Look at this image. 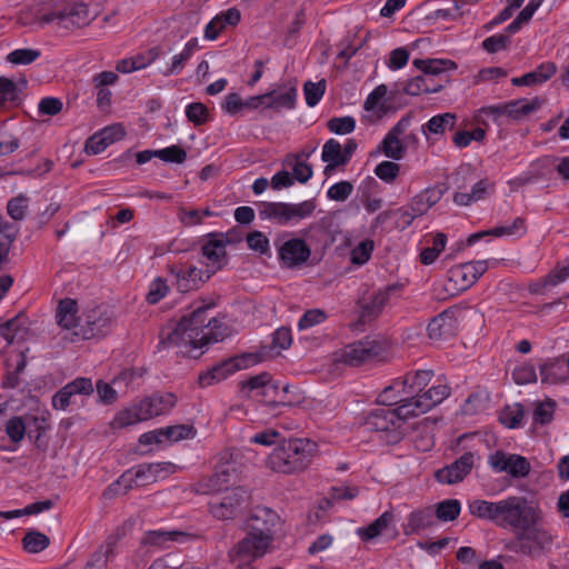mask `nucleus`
<instances>
[{
  "label": "nucleus",
  "instance_id": "5701e85b",
  "mask_svg": "<svg viewBox=\"0 0 569 569\" xmlns=\"http://www.w3.org/2000/svg\"><path fill=\"white\" fill-rule=\"evenodd\" d=\"M170 272L174 277V284L179 292L197 290L208 280L206 270L198 269L194 266L188 268L172 266Z\"/></svg>",
  "mask_w": 569,
  "mask_h": 569
},
{
  "label": "nucleus",
  "instance_id": "aec40b11",
  "mask_svg": "<svg viewBox=\"0 0 569 569\" xmlns=\"http://www.w3.org/2000/svg\"><path fill=\"white\" fill-rule=\"evenodd\" d=\"M443 196L441 187L427 188L419 194L412 198L408 209L403 210V216L409 217L406 226L409 227L415 218L423 216L428 210L435 206Z\"/></svg>",
  "mask_w": 569,
  "mask_h": 569
},
{
  "label": "nucleus",
  "instance_id": "1a4fd4ad",
  "mask_svg": "<svg viewBox=\"0 0 569 569\" xmlns=\"http://www.w3.org/2000/svg\"><path fill=\"white\" fill-rule=\"evenodd\" d=\"M551 545V536L533 522L526 529L517 531L513 541L510 542L509 549L530 557H538L542 551Z\"/></svg>",
  "mask_w": 569,
  "mask_h": 569
},
{
  "label": "nucleus",
  "instance_id": "a18cd8bd",
  "mask_svg": "<svg viewBox=\"0 0 569 569\" xmlns=\"http://www.w3.org/2000/svg\"><path fill=\"white\" fill-rule=\"evenodd\" d=\"M436 520L448 522L456 520L461 511V503L457 499H446L438 502L433 509Z\"/></svg>",
  "mask_w": 569,
  "mask_h": 569
},
{
  "label": "nucleus",
  "instance_id": "2f4dec72",
  "mask_svg": "<svg viewBox=\"0 0 569 569\" xmlns=\"http://www.w3.org/2000/svg\"><path fill=\"white\" fill-rule=\"evenodd\" d=\"M436 521L432 507L415 510L408 516L407 523L403 526V532L407 536L417 533L435 526Z\"/></svg>",
  "mask_w": 569,
  "mask_h": 569
},
{
  "label": "nucleus",
  "instance_id": "58836bf2",
  "mask_svg": "<svg viewBox=\"0 0 569 569\" xmlns=\"http://www.w3.org/2000/svg\"><path fill=\"white\" fill-rule=\"evenodd\" d=\"M143 413L141 402L134 403L131 407L119 411L111 425L113 428H124L137 422L146 421L147 419Z\"/></svg>",
  "mask_w": 569,
  "mask_h": 569
},
{
  "label": "nucleus",
  "instance_id": "c85d7f7f",
  "mask_svg": "<svg viewBox=\"0 0 569 569\" xmlns=\"http://www.w3.org/2000/svg\"><path fill=\"white\" fill-rule=\"evenodd\" d=\"M131 471L134 485L146 486L157 481L162 473H171L173 465L170 462L141 463Z\"/></svg>",
  "mask_w": 569,
  "mask_h": 569
},
{
  "label": "nucleus",
  "instance_id": "39448f33",
  "mask_svg": "<svg viewBox=\"0 0 569 569\" xmlns=\"http://www.w3.org/2000/svg\"><path fill=\"white\" fill-rule=\"evenodd\" d=\"M317 443L307 438L281 439L268 458L269 467L281 473L300 472L312 461Z\"/></svg>",
  "mask_w": 569,
  "mask_h": 569
},
{
  "label": "nucleus",
  "instance_id": "9b49d317",
  "mask_svg": "<svg viewBox=\"0 0 569 569\" xmlns=\"http://www.w3.org/2000/svg\"><path fill=\"white\" fill-rule=\"evenodd\" d=\"M269 547L244 537L237 542L228 552V558L233 569H256L253 563L261 558Z\"/></svg>",
  "mask_w": 569,
  "mask_h": 569
},
{
  "label": "nucleus",
  "instance_id": "6e6d98bb",
  "mask_svg": "<svg viewBox=\"0 0 569 569\" xmlns=\"http://www.w3.org/2000/svg\"><path fill=\"white\" fill-rule=\"evenodd\" d=\"M6 433L8 435L9 439L14 443H20L26 435V423L22 419V417L14 416L11 417L4 426Z\"/></svg>",
  "mask_w": 569,
  "mask_h": 569
},
{
  "label": "nucleus",
  "instance_id": "2eb2a0df",
  "mask_svg": "<svg viewBox=\"0 0 569 569\" xmlns=\"http://www.w3.org/2000/svg\"><path fill=\"white\" fill-rule=\"evenodd\" d=\"M209 240L201 247L202 257L206 259V278L209 279L227 263L226 246L229 243L222 233H209Z\"/></svg>",
  "mask_w": 569,
  "mask_h": 569
},
{
  "label": "nucleus",
  "instance_id": "052dcab7",
  "mask_svg": "<svg viewBox=\"0 0 569 569\" xmlns=\"http://www.w3.org/2000/svg\"><path fill=\"white\" fill-rule=\"evenodd\" d=\"M28 208V198L19 194L8 201L7 212L13 220H22Z\"/></svg>",
  "mask_w": 569,
  "mask_h": 569
},
{
  "label": "nucleus",
  "instance_id": "6ab92c4d",
  "mask_svg": "<svg viewBox=\"0 0 569 569\" xmlns=\"http://www.w3.org/2000/svg\"><path fill=\"white\" fill-rule=\"evenodd\" d=\"M112 315L101 307L89 310L86 313V323L81 328L84 339L104 337L111 329Z\"/></svg>",
  "mask_w": 569,
  "mask_h": 569
},
{
  "label": "nucleus",
  "instance_id": "3c124183",
  "mask_svg": "<svg viewBox=\"0 0 569 569\" xmlns=\"http://www.w3.org/2000/svg\"><path fill=\"white\" fill-rule=\"evenodd\" d=\"M327 82L325 79H321L318 82L307 81L303 84V92L306 98V103L309 107H315L321 100L326 92Z\"/></svg>",
  "mask_w": 569,
  "mask_h": 569
},
{
  "label": "nucleus",
  "instance_id": "6e6552de",
  "mask_svg": "<svg viewBox=\"0 0 569 569\" xmlns=\"http://www.w3.org/2000/svg\"><path fill=\"white\" fill-rule=\"evenodd\" d=\"M315 210V200H306L300 203L261 202L258 214L261 220H271L278 224L286 226L310 217Z\"/></svg>",
  "mask_w": 569,
  "mask_h": 569
},
{
  "label": "nucleus",
  "instance_id": "393cba45",
  "mask_svg": "<svg viewBox=\"0 0 569 569\" xmlns=\"http://www.w3.org/2000/svg\"><path fill=\"white\" fill-rule=\"evenodd\" d=\"M458 321L453 309H446L437 315L428 325V336L430 339L440 340L456 335Z\"/></svg>",
  "mask_w": 569,
  "mask_h": 569
},
{
  "label": "nucleus",
  "instance_id": "680f3d73",
  "mask_svg": "<svg viewBox=\"0 0 569 569\" xmlns=\"http://www.w3.org/2000/svg\"><path fill=\"white\" fill-rule=\"evenodd\" d=\"M186 116L190 122L196 126H201L208 120V109L201 102H192L186 108Z\"/></svg>",
  "mask_w": 569,
  "mask_h": 569
},
{
  "label": "nucleus",
  "instance_id": "4d7b16f0",
  "mask_svg": "<svg viewBox=\"0 0 569 569\" xmlns=\"http://www.w3.org/2000/svg\"><path fill=\"white\" fill-rule=\"evenodd\" d=\"M246 241L248 247L259 252L260 254H269L270 253V242L267 236L261 231H252L249 232L246 237Z\"/></svg>",
  "mask_w": 569,
  "mask_h": 569
},
{
  "label": "nucleus",
  "instance_id": "dca6fc26",
  "mask_svg": "<svg viewBox=\"0 0 569 569\" xmlns=\"http://www.w3.org/2000/svg\"><path fill=\"white\" fill-rule=\"evenodd\" d=\"M478 457L475 452H465L452 463L437 470L435 477L443 485H455L462 481L473 469Z\"/></svg>",
  "mask_w": 569,
  "mask_h": 569
},
{
  "label": "nucleus",
  "instance_id": "b1692460",
  "mask_svg": "<svg viewBox=\"0 0 569 569\" xmlns=\"http://www.w3.org/2000/svg\"><path fill=\"white\" fill-rule=\"evenodd\" d=\"M310 253V248L305 240L293 238L286 241L279 248V260L283 266L293 268L305 263L309 259Z\"/></svg>",
  "mask_w": 569,
  "mask_h": 569
},
{
  "label": "nucleus",
  "instance_id": "ea45409f",
  "mask_svg": "<svg viewBox=\"0 0 569 569\" xmlns=\"http://www.w3.org/2000/svg\"><path fill=\"white\" fill-rule=\"evenodd\" d=\"M303 400L301 391L297 388H292L290 385H284L280 388L278 385V395L269 400L270 407L276 408L278 406L292 407L299 405Z\"/></svg>",
  "mask_w": 569,
  "mask_h": 569
},
{
  "label": "nucleus",
  "instance_id": "4468645a",
  "mask_svg": "<svg viewBox=\"0 0 569 569\" xmlns=\"http://www.w3.org/2000/svg\"><path fill=\"white\" fill-rule=\"evenodd\" d=\"M489 466L496 472H506L512 478H525L531 470L526 457L498 450L489 456Z\"/></svg>",
  "mask_w": 569,
  "mask_h": 569
},
{
  "label": "nucleus",
  "instance_id": "f704fd0d",
  "mask_svg": "<svg viewBox=\"0 0 569 569\" xmlns=\"http://www.w3.org/2000/svg\"><path fill=\"white\" fill-rule=\"evenodd\" d=\"M240 391L247 392H256V396L259 397L260 393H268L269 391H277L278 383L272 381L270 373L261 372L257 376H252L249 379L242 380L239 383Z\"/></svg>",
  "mask_w": 569,
  "mask_h": 569
},
{
  "label": "nucleus",
  "instance_id": "e433bc0d",
  "mask_svg": "<svg viewBox=\"0 0 569 569\" xmlns=\"http://www.w3.org/2000/svg\"><path fill=\"white\" fill-rule=\"evenodd\" d=\"M77 312L78 305L76 300L70 298L62 299L59 302L56 312L57 323L64 329H71L76 327L78 322Z\"/></svg>",
  "mask_w": 569,
  "mask_h": 569
},
{
  "label": "nucleus",
  "instance_id": "423d86ee",
  "mask_svg": "<svg viewBox=\"0 0 569 569\" xmlns=\"http://www.w3.org/2000/svg\"><path fill=\"white\" fill-rule=\"evenodd\" d=\"M432 377V370L409 372L401 378L395 379L390 386L386 387L379 395V401L385 406H392L395 402L406 403L408 402L407 400L427 395L436 388H441L446 390L445 397L440 400L442 402L450 395V388L447 385L432 386L423 391Z\"/></svg>",
  "mask_w": 569,
  "mask_h": 569
},
{
  "label": "nucleus",
  "instance_id": "864d4df0",
  "mask_svg": "<svg viewBox=\"0 0 569 569\" xmlns=\"http://www.w3.org/2000/svg\"><path fill=\"white\" fill-rule=\"evenodd\" d=\"M41 56V51L38 49L23 48L16 49L7 56V61L12 64H30Z\"/></svg>",
  "mask_w": 569,
  "mask_h": 569
},
{
  "label": "nucleus",
  "instance_id": "603ef678",
  "mask_svg": "<svg viewBox=\"0 0 569 569\" xmlns=\"http://www.w3.org/2000/svg\"><path fill=\"white\" fill-rule=\"evenodd\" d=\"M327 128L335 134H348L355 131L356 120L351 116L333 117L328 120Z\"/></svg>",
  "mask_w": 569,
  "mask_h": 569
},
{
  "label": "nucleus",
  "instance_id": "ddd939ff",
  "mask_svg": "<svg viewBox=\"0 0 569 569\" xmlns=\"http://www.w3.org/2000/svg\"><path fill=\"white\" fill-rule=\"evenodd\" d=\"M248 498L249 495L244 488L236 487L221 498L209 502L210 513L218 520L233 519Z\"/></svg>",
  "mask_w": 569,
  "mask_h": 569
},
{
  "label": "nucleus",
  "instance_id": "7ed1b4c3",
  "mask_svg": "<svg viewBox=\"0 0 569 569\" xmlns=\"http://www.w3.org/2000/svg\"><path fill=\"white\" fill-rule=\"evenodd\" d=\"M208 309L209 307H199L190 316L183 317L174 328L162 330L158 349L171 346H190L197 349L222 340V323L216 318H208Z\"/></svg>",
  "mask_w": 569,
  "mask_h": 569
},
{
  "label": "nucleus",
  "instance_id": "c03bdc74",
  "mask_svg": "<svg viewBox=\"0 0 569 569\" xmlns=\"http://www.w3.org/2000/svg\"><path fill=\"white\" fill-rule=\"evenodd\" d=\"M0 333L9 345H13L14 342L24 340L27 330L21 323V318L14 317L0 325Z\"/></svg>",
  "mask_w": 569,
  "mask_h": 569
},
{
  "label": "nucleus",
  "instance_id": "a19ab883",
  "mask_svg": "<svg viewBox=\"0 0 569 569\" xmlns=\"http://www.w3.org/2000/svg\"><path fill=\"white\" fill-rule=\"evenodd\" d=\"M184 536V532L178 530H151L143 535L141 543L162 548L166 547L167 542L177 541L180 537Z\"/></svg>",
  "mask_w": 569,
  "mask_h": 569
},
{
  "label": "nucleus",
  "instance_id": "9d476101",
  "mask_svg": "<svg viewBox=\"0 0 569 569\" xmlns=\"http://www.w3.org/2000/svg\"><path fill=\"white\" fill-rule=\"evenodd\" d=\"M278 521L279 516L276 511L267 507H256L248 520V533L246 537L261 541V543L269 547L273 540V529Z\"/></svg>",
  "mask_w": 569,
  "mask_h": 569
},
{
  "label": "nucleus",
  "instance_id": "c9c22d12",
  "mask_svg": "<svg viewBox=\"0 0 569 569\" xmlns=\"http://www.w3.org/2000/svg\"><path fill=\"white\" fill-rule=\"evenodd\" d=\"M430 76H417L409 80L405 86V92L409 96H418L420 93H436L441 91L448 83L449 77H443L437 84H430Z\"/></svg>",
  "mask_w": 569,
  "mask_h": 569
},
{
  "label": "nucleus",
  "instance_id": "0eeeda50",
  "mask_svg": "<svg viewBox=\"0 0 569 569\" xmlns=\"http://www.w3.org/2000/svg\"><path fill=\"white\" fill-rule=\"evenodd\" d=\"M244 468L242 455L236 449H226L218 456L214 473L196 483V492L206 495L223 490L240 480Z\"/></svg>",
  "mask_w": 569,
  "mask_h": 569
},
{
  "label": "nucleus",
  "instance_id": "338daca9",
  "mask_svg": "<svg viewBox=\"0 0 569 569\" xmlns=\"http://www.w3.org/2000/svg\"><path fill=\"white\" fill-rule=\"evenodd\" d=\"M400 166L392 161H382L376 169V176L385 182H392L399 174Z\"/></svg>",
  "mask_w": 569,
  "mask_h": 569
},
{
  "label": "nucleus",
  "instance_id": "bb28decb",
  "mask_svg": "<svg viewBox=\"0 0 569 569\" xmlns=\"http://www.w3.org/2000/svg\"><path fill=\"white\" fill-rule=\"evenodd\" d=\"M266 108L280 111L291 110L297 102V88L295 84H282L266 93Z\"/></svg>",
  "mask_w": 569,
  "mask_h": 569
},
{
  "label": "nucleus",
  "instance_id": "c756f323",
  "mask_svg": "<svg viewBox=\"0 0 569 569\" xmlns=\"http://www.w3.org/2000/svg\"><path fill=\"white\" fill-rule=\"evenodd\" d=\"M398 289L397 286H387L383 289L379 290L375 296L370 299L369 302H366L361 306V313L359 317V321L362 323L367 321H371L377 318L383 307L389 302L390 296Z\"/></svg>",
  "mask_w": 569,
  "mask_h": 569
},
{
  "label": "nucleus",
  "instance_id": "de8ad7c7",
  "mask_svg": "<svg viewBox=\"0 0 569 569\" xmlns=\"http://www.w3.org/2000/svg\"><path fill=\"white\" fill-rule=\"evenodd\" d=\"M489 407V395L485 391H477L471 393L462 406L465 415H478Z\"/></svg>",
  "mask_w": 569,
  "mask_h": 569
},
{
  "label": "nucleus",
  "instance_id": "4be33fe9",
  "mask_svg": "<svg viewBox=\"0 0 569 569\" xmlns=\"http://www.w3.org/2000/svg\"><path fill=\"white\" fill-rule=\"evenodd\" d=\"M411 118L409 116L401 118L395 127L387 133L381 142V150L386 157L400 160L403 158L406 152V144L400 141L399 137L410 126Z\"/></svg>",
  "mask_w": 569,
  "mask_h": 569
},
{
  "label": "nucleus",
  "instance_id": "72a5a7b5",
  "mask_svg": "<svg viewBox=\"0 0 569 569\" xmlns=\"http://www.w3.org/2000/svg\"><path fill=\"white\" fill-rule=\"evenodd\" d=\"M321 160L327 163L323 173L330 176L339 166L346 164V158L342 154V146L336 139H329L322 147Z\"/></svg>",
  "mask_w": 569,
  "mask_h": 569
},
{
  "label": "nucleus",
  "instance_id": "f3484780",
  "mask_svg": "<svg viewBox=\"0 0 569 569\" xmlns=\"http://www.w3.org/2000/svg\"><path fill=\"white\" fill-rule=\"evenodd\" d=\"M93 391L94 387L90 378H76L53 395L52 407L57 410H66L71 403L72 397L77 395L90 396Z\"/></svg>",
  "mask_w": 569,
  "mask_h": 569
},
{
  "label": "nucleus",
  "instance_id": "412c9836",
  "mask_svg": "<svg viewBox=\"0 0 569 569\" xmlns=\"http://www.w3.org/2000/svg\"><path fill=\"white\" fill-rule=\"evenodd\" d=\"M539 108L540 102L538 99H519L502 104L489 106L485 109V112L487 114H492L497 118L506 116L517 120L538 110Z\"/></svg>",
  "mask_w": 569,
  "mask_h": 569
},
{
  "label": "nucleus",
  "instance_id": "7c9ffc66",
  "mask_svg": "<svg viewBox=\"0 0 569 569\" xmlns=\"http://www.w3.org/2000/svg\"><path fill=\"white\" fill-rule=\"evenodd\" d=\"M413 66L423 72V76H430L431 81L438 78V82L443 77H449L446 72L457 70L458 66L455 61L449 59H416Z\"/></svg>",
  "mask_w": 569,
  "mask_h": 569
},
{
  "label": "nucleus",
  "instance_id": "cd10ccee",
  "mask_svg": "<svg viewBox=\"0 0 569 569\" xmlns=\"http://www.w3.org/2000/svg\"><path fill=\"white\" fill-rule=\"evenodd\" d=\"M147 420L168 413L177 403V397L171 392L154 393L140 401Z\"/></svg>",
  "mask_w": 569,
  "mask_h": 569
},
{
  "label": "nucleus",
  "instance_id": "f257e3e1",
  "mask_svg": "<svg viewBox=\"0 0 569 569\" xmlns=\"http://www.w3.org/2000/svg\"><path fill=\"white\" fill-rule=\"evenodd\" d=\"M445 392V389L436 388L427 395L407 400L406 403L395 402L393 405H398L395 409L390 408L391 406L372 409L363 416L361 428L366 432H376L379 439L387 445L398 443L403 437V422L409 418L423 415L439 405Z\"/></svg>",
  "mask_w": 569,
  "mask_h": 569
},
{
  "label": "nucleus",
  "instance_id": "a211bd4d",
  "mask_svg": "<svg viewBox=\"0 0 569 569\" xmlns=\"http://www.w3.org/2000/svg\"><path fill=\"white\" fill-rule=\"evenodd\" d=\"M243 368H246L244 357L229 358L214 365L209 370L201 372L198 377V381L201 387H210Z\"/></svg>",
  "mask_w": 569,
  "mask_h": 569
},
{
  "label": "nucleus",
  "instance_id": "f03ea898",
  "mask_svg": "<svg viewBox=\"0 0 569 569\" xmlns=\"http://www.w3.org/2000/svg\"><path fill=\"white\" fill-rule=\"evenodd\" d=\"M468 509L472 516L512 531L526 529L541 519L538 505L523 496H508L497 501L475 499Z\"/></svg>",
  "mask_w": 569,
  "mask_h": 569
},
{
  "label": "nucleus",
  "instance_id": "e2e57ef3",
  "mask_svg": "<svg viewBox=\"0 0 569 569\" xmlns=\"http://www.w3.org/2000/svg\"><path fill=\"white\" fill-rule=\"evenodd\" d=\"M556 402L551 399L539 402L533 411V422L546 425L552 420Z\"/></svg>",
  "mask_w": 569,
  "mask_h": 569
},
{
  "label": "nucleus",
  "instance_id": "09e8293b",
  "mask_svg": "<svg viewBox=\"0 0 569 569\" xmlns=\"http://www.w3.org/2000/svg\"><path fill=\"white\" fill-rule=\"evenodd\" d=\"M525 416V410L522 405L515 403L511 406H506L500 415L499 421L506 426L507 428L515 429L521 425V421Z\"/></svg>",
  "mask_w": 569,
  "mask_h": 569
},
{
  "label": "nucleus",
  "instance_id": "69168bd1",
  "mask_svg": "<svg viewBox=\"0 0 569 569\" xmlns=\"http://www.w3.org/2000/svg\"><path fill=\"white\" fill-rule=\"evenodd\" d=\"M373 242L371 240L361 241L351 251V262L358 266L365 264L371 257Z\"/></svg>",
  "mask_w": 569,
  "mask_h": 569
},
{
  "label": "nucleus",
  "instance_id": "8fccbe9b",
  "mask_svg": "<svg viewBox=\"0 0 569 569\" xmlns=\"http://www.w3.org/2000/svg\"><path fill=\"white\" fill-rule=\"evenodd\" d=\"M23 548L30 553H38L44 550L49 543L50 539L47 535L31 530L26 533L22 539Z\"/></svg>",
  "mask_w": 569,
  "mask_h": 569
},
{
  "label": "nucleus",
  "instance_id": "774afa93",
  "mask_svg": "<svg viewBox=\"0 0 569 569\" xmlns=\"http://www.w3.org/2000/svg\"><path fill=\"white\" fill-rule=\"evenodd\" d=\"M511 40L507 34H495L482 41V48L489 53H496L509 47Z\"/></svg>",
  "mask_w": 569,
  "mask_h": 569
},
{
  "label": "nucleus",
  "instance_id": "473e14b6",
  "mask_svg": "<svg viewBox=\"0 0 569 569\" xmlns=\"http://www.w3.org/2000/svg\"><path fill=\"white\" fill-rule=\"evenodd\" d=\"M539 369L542 383L557 385L567 378L566 361L562 358L547 359Z\"/></svg>",
  "mask_w": 569,
  "mask_h": 569
},
{
  "label": "nucleus",
  "instance_id": "a878e982",
  "mask_svg": "<svg viewBox=\"0 0 569 569\" xmlns=\"http://www.w3.org/2000/svg\"><path fill=\"white\" fill-rule=\"evenodd\" d=\"M29 351L26 349H12L4 351V363L7 368L6 380L3 381V387L6 388H16L19 385V375L26 368V352Z\"/></svg>",
  "mask_w": 569,
  "mask_h": 569
},
{
  "label": "nucleus",
  "instance_id": "5fc2aeb1",
  "mask_svg": "<svg viewBox=\"0 0 569 569\" xmlns=\"http://www.w3.org/2000/svg\"><path fill=\"white\" fill-rule=\"evenodd\" d=\"M557 71V67L553 62H543L538 66L533 71L526 73L529 86L543 83L548 81Z\"/></svg>",
  "mask_w": 569,
  "mask_h": 569
},
{
  "label": "nucleus",
  "instance_id": "37998d69",
  "mask_svg": "<svg viewBox=\"0 0 569 569\" xmlns=\"http://www.w3.org/2000/svg\"><path fill=\"white\" fill-rule=\"evenodd\" d=\"M393 521V513L390 511L383 512L373 522L366 528H359L358 533L365 541L371 540L378 537L383 530H386Z\"/></svg>",
  "mask_w": 569,
  "mask_h": 569
},
{
  "label": "nucleus",
  "instance_id": "20e7f679",
  "mask_svg": "<svg viewBox=\"0 0 569 569\" xmlns=\"http://www.w3.org/2000/svg\"><path fill=\"white\" fill-rule=\"evenodd\" d=\"M33 22L39 27L54 24L59 30L72 31L91 22L90 10L80 0H47L34 8Z\"/></svg>",
  "mask_w": 569,
  "mask_h": 569
},
{
  "label": "nucleus",
  "instance_id": "4c0bfd02",
  "mask_svg": "<svg viewBox=\"0 0 569 569\" xmlns=\"http://www.w3.org/2000/svg\"><path fill=\"white\" fill-rule=\"evenodd\" d=\"M456 120V114L450 112L437 114L422 126V133L425 136H428V133L443 134L446 130H452L455 128Z\"/></svg>",
  "mask_w": 569,
  "mask_h": 569
},
{
  "label": "nucleus",
  "instance_id": "0e129e2a",
  "mask_svg": "<svg viewBox=\"0 0 569 569\" xmlns=\"http://www.w3.org/2000/svg\"><path fill=\"white\" fill-rule=\"evenodd\" d=\"M353 186L349 181H340L332 184L328 191L327 196L330 200L335 201H346L352 193Z\"/></svg>",
  "mask_w": 569,
  "mask_h": 569
},
{
  "label": "nucleus",
  "instance_id": "49530a36",
  "mask_svg": "<svg viewBox=\"0 0 569 569\" xmlns=\"http://www.w3.org/2000/svg\"><path fill=\"white\" fill-rule=\"evenodd\" d=\"M133 485L134 479L132 471L128 470L120 476L118 480L110 483L103 491L102 496L104 499H113L119 495H126L130 489H132Z\"/></svg>",
  "mask_w": 569,
  "mask_h": 569
},
{
  "label": "nucleus",
  "instance_id": "bf43d9fd",
  "mask_svg": "<svg viewBox=\"0 0 569 569\" xmlns=\"http://www.w3.org/2000/svg\"><path fill=\"white\" fill-rule=\"evenodd\" d=\"M158 158L164 162L181 164L187 159V152L180 146L172 144L170 147L159 149Z\"/></svg>",
  "mask_w": 569,
  "mask_h": 569
},
{
  "label": "nucleus",
  "instance_id": "f8f14e48",
  "mask_svg": "<svg viewBox=\"0 0 569 569\" xmlns=\"http://www.w3.org/2000/svg\"><path fill=\"white\" fill-rule=\"evenodd\" d=\"M386 351V345L377 339L366 338L346 346L341 351V361L349 366H359L380 357Z\"/></svg>",
  "mask_w": 569,
  "mask_h": 569
},
{
  "label": "nucleus",
  "instance_id": "13d9d810",
  "mask_svg": "<svg viewBox=\"0 0 569 569\" xmlns=\"http://www.w3.org/2000/svg\"><path fill=\"white\" fill-rule=\"evenodd\" d=\"M19 98L17 83L9 78L0 77V106L7 102H16Z\"/></svg>",
  "mask_w": 569,
  "mask_h": 569
},
{
  "label": "nucleus",
  "instance_id": "79ce46f5",
  "mask_svg": "<svg viewBox=\"0 0 569 569\" xmlns=\"http://www.w3.org/2000/svg\"><path fill=\"white\" fill-rule=\"evenodd\" d=\"M469 270L470 269L467 263H461L450 268L448 272V280L453 283L455 289L467 290L476 282L471 271L469 272Z\"/></svg>",
  "mask_w": 569,
  "mask_h": 569
}]
</instances>
